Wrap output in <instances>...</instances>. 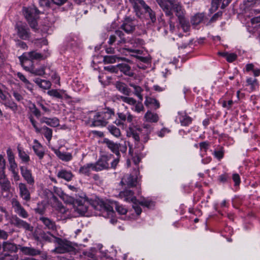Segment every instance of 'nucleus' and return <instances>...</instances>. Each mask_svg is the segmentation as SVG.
<instances>
[{"label": "nucleus", "instance_id": "nucleus-26", "mask_svg": "<svg viewBox=\"0 0 260 260\" xmlns=\"http://www.w3.org/2000/svg\"><path fill=\"white\" fill-rule=\"evenodd\" d=\"M58 178L64 179L67 181H70L74 177V175L71 171H68L65 169L59 170L57 173Z\"/></svg>", "mask_w": 260, "mask_h": 260}, {"label": "nucleus", "instance_id": "nucleus-16", "mask_svg": "<svg viewBox=\"0 0 260 260\" xmlns=\"http://www.w3.org/2000/svg\"><path fill=\"white\" fill-rule=\"evenodd\" d=\"M73 247L70 242L68 241L59 240L58 246L55 248V251L58 253H64L71 251Z\"/></svg>", "mask_w": 260, "mask_h": 260}, {"label": "nucleus", "instance_id": "nucleus-33", "mask_svg": "<svg viewBox=\"0 0 260 260\" xmlns=\"http://www.w3.org/2000/svg\"><path fill=\"white\" fill-rule=\"evenodd\" d=\"M41 123H45L48 125L52 127H56L59 125V122L58 118L54 117L52 118H49L47 117H44L41 118L40 120Z\"/></svg>", "mask_w": 260, "mask_h": 260}, {"label": "nucleus", "instance_id": "nucleus-18", "mask_svg": "<svg viewBox=\"0 0 260 260\" xmlns=\"http://www.w3.org/2000/svg\"><path fill=\"white\" fill-rule=\"evenodd\" d=\"M19 245L10 241H7L3 242L2 248L4 252L16 253L19 248Z\"/></svg>", "mask_w": 260, "mask_h": 260}, {"label": "nucleus", "instance_id": "nucleus-53", "mask_svg": "<svg viewBox=\"0 0 260 260\" xmlns=\"http://www.w3.org/2000/svg\"><path fill=\"white\" fill-rule=\"evenodd\" d=\"M134 107L132 108V110L137 113H140L141 111H144V108L141 102L136 103V104L133 105Z\"/></svg>", "mask_w": 260, "mask_h": 260}, {"label": "nucleus", "instance_id": "nucleus-43", "mask_svg": "<svg viewBox=\"0 0 260 260\" xmlns=\"http://www.w3.org/2000/svg\"><path fill=\"white\" fill-rule=\"evenodd\" d=\"M108 129L111 134L116 138H119L121 135L120 129L114 125H109Z\"/></svg>", "mask_w": 260, "mask_h": 260}, {"label": "nucleus", "instance_id": "nucleus-34", "mask_svg": "<svg viewBox=\"0 0 260 260\" xmlns=\"http://www.w3.org/2000/svg\"><path fill=\"white\" fill-rule=\"evenodd\" d=\"M18 156L22 162L25 164H28L30 161V157L29 155L19 146L17 147Z\"/></svg>", "mask_w": 260, "mask_h": 260}, {"label": "nucleus", "instance_id": "nucleus-39", "mask_svg": "<svg viewBox=\"0 0 260 260\" xmlns=\"http://www.w3.org/2000/svg\"><path fill=\"white\" fill-rule=\"evenodd\" d=\"M144 118L146 119V121L150 122H156L158 120V116L157 114L149 111L145 114Z\"/></svg>", "mask_w": 260, "mask_h": 260}, {"label": "nucleus", "instance_id": "nucleus-20", "mask_svg": "<svg viewBox=\"0 0 260 260\" xmlns=\"http://www.w3.org/2000/svg\"><path fill=\"white\" fill-rule=\"evenodd\" d=\"M34 143L35 144L32 146V149L35 153L40 159H43L45 155L44 147L37 140H35Z\"/></svg>", "mask_w": 260, "mask_h": 260}, {"label": "nucleus", "instance_id": "nucleus-63", "mask_svg": "<svg viewBox=\"0 0 260 260\" xmlns=\"http://www.w3.org/2000/svg\"><path fill=\"white\" fill-rule=\"evenodd\" d=\"M17 77L21 80L22 82L25 83V85L29 84L30 85V83L29 81L25 78V77L21 73L18 72L17 74Z\"/></svg>", "mask_w": 260, "mask_h": 260}, {"label": "nucleus", "instance_id": "nucleus-10", "mask_svg": "<svg viewBox=\"0 0 260 260\" xmlns=\"http://www.w3.org/2000/svg\"><path fill=\"white\" fill-rule=\"evenodd\" d=\"M139 171L137 169L134 170V175H127L124 176L122 179L121 183L128 186L133 187L136 186L138 182Z\"/></svg>", "mask_w": 260, "mask_h": 260}, {"label": "nucleus", "instance_id": "nucleus-21", "mask_svg": "<svg viewBox=\"0 0 260 260\" xmlns=\"http://www.w3.org/2000/svg\"><path fill=\"white\" fill-rule=\"evenodd\" d=\"M119 196L120 198L126 202L133 203L137 201L136 198L134 196V192L130 190H125L121 191Z\"/></svg>", "mask_w": 260, "mask_h": 260}, {"label": "nucleus", "instance_id": "nucleus-44", "mask_svg": "<svg viewBox=\"0 0 260 260\" xmlns=\"http://www.w3.org/2000/svg\"><path fill=\"white\" fill-rule=\"evenodd\" d=\"M136 201L138 202L139 205L146 207L147 208H150L154 206L153 202L148 199L143 198L140 200L137 199Z\"/></svg>", "mask_w": 260, "mask_h": 260}, {"label": "nucleus", "instance_id": "nucleus-11", "mask_svg": "<svg viewBox=\"0 0 260 260\" xmlns=\"http://www.w3.org/2000/svg\"><path fill=\"white\" fill-rule=\"evenodd\" d=\"M143 9L146 14H148L152 22L156 21L155 13L148 6L143 0L138 1V7L135 8V11H139L141 9Z\"/></svg>", "mask_w": 260, "mask_h": 260}, {"label": "nucleus", "instance_id": "nucleus-15", "mask_svg": "<svg viewBox=\"0 0 260 260\" xmlns=\"http://www.w3.org/2000/svg\"><path fill=\"white\" fill-rule=\"evenodd\" d=\"M20 173L24 180L30 185L35 183V179L32 176L31 171L25 166L20 167Z\"/></svg>", "mask_w": 260, "mask_h": 260}, {"label": "nucleus", "instance_id": "nucleus-13", "mask_svg": "<svg viewBox=\"0 0 260 260\" xmlns=\"http://www.w3.org/2000/svg\"><path fill=\"white\" fill-rule=\"evenodd\" d=\"M89 203L85 200H77L74 204L73 210L79 214H84L88 208Z\"/></svg>", "mask_w": 260, "mask_h": 260}, {"label": "nucleus", "instance_id": "nucleus-29", "mask_svg": "<svg viewBox=\"0 0 260 260\" xmlns=\"http://www.w3.org/2000/svg\"><path fill=\"white\" fill-rule=\"evenodd\" d=\"M57 205H58L57 206H55L54 208L61 214V218L65 219L71 217L69 209L64 207L61 203L58 204Z\"/></svg>", "mask_w": 260, "mask_h": 260}, {"label": "nucleus", "instance_id": "nucleus-58", "mask_svg": "<svg viewBox=\"0 0 260 260\" xmlns=\"http://www.w3.org/2000/svg\"><path fill=\"white\" fill-rule=\"evenodd\" d=\"M15 42L16 43V45L17 47H20L23 49H27L28 46L25 42L20 40H15Z\"/></svg>", "mask_w": 260, "mask_h": 260}, {"label": "nucleus", "instance_id": "nucleus-5", "mask_svg": "<svg viewBox=\"0 0 260 260\" xmlns=\"http://www.w3.org/2000/svg\"><path fill=\"white\" fill-rule=\"evenodd\" d=\"M23 14L30 26L33 29L36 28L38 25L36 17L39 14V10L35 7L25 8Z\"/></svg>", "mask_w": 260, "mask_h": 260}, {"label": "nucleus", "instance_id": "nucleus-9", "mask_svg": "<svg viewBox=\"0 0 260 260\" xmlns=\"http://www.w3.org/2000/svg\"><path fill=\"white\" fill-rule=\"evenodd\" d=\"M136 25L137 21L135 19L131 17H126L124 20L120 28L126 33L130 34L135 30Z\"/></svg>", "mask_w": 260, "mask_h": 260}, {"label": "nucleus", "instance_id": "nucleus-52", "mask_svg": "<svg viewBox=\"0 0 260 260\" xmlns=\"http://www.w3.org/2000/svg\"><path fill=\"white\" fill-rule=\"evenodd\" d=\"M203 16L201 14L195 15L191 19V23L193 25H198L203 21Z\"/></svg>", "mask_w": 260, "mask_h": 260}, {"label": "nucleus", "instance_id": "nucleus-50", "mask_svg": "<svg viewBox=\"0 0 260 260\" xmlns=\"http://www.w3.org/2000/svg\"><path fill=\"white\" fill-rule=\"evenodd\" d=\"M4 104L5 107L10 108L14 112H16L18 110L17 105L13 101H8L6 102Z\"/></svg>", "mask_w": 260, "mask_h": 260}, {"label": "nucleus", "instance_id": "nucleus-22", "mask_svg": "<svg viewBox=\"0 0 260 260\" xmlns=\"http://www.w3.org/2000/svg\"><path fill=\"white\" fill-rule=\"evenodd\" d=\"M91 122L95 126H105L107 124L106 120L104 119L101 112H97L93 115Z\"/></svg>", "mask_w": 260, "mask_h": 260}, {"label": "nucleus", "instance_id": "nucleus-41", "mask_svg": "<svg viewBox=\"0 0 260 260\" xmlns=\"http://www.w3.org/2000/svg\"><path fill=\"white\" fill-rule=\"evenodd\" d=\"M101 113L107 123H108V120L114 116L115 114L114 110L109 108L105 109V111Z\"/></svg>", "mask_w": 260, "mask_h": 260}, {"label": "nucleus", "instance_id": "nucleus-2", "mask_svg": "<svg viewBox=\"0 0 260 260\" xmlns=\"http://www.w3.org/2000/svg\"><path fill=\"white\" fill-rule=\"evenodd\" d=\"M90 206L95 210L99 211L102 215L104 217H112L114 214L113 207L115 206V209L120 214H125L127 212V210L124 207L119 205L117 202H115L112 203V206L105 203L103 200L100 199L92 201L90 203Z\"/></svg>", "mask_w": 260, "mask_h": 260}, {"label": "nucleus", "instance_id": "nucleus-31", "mask_svg": "<svg viewBox=\"0 0 260 260\" xmlns=\"http://www.w3.org/2000/svg\"><path fill=\"white\" fill-rule=\"evenodd\" d=\"M36 133H41L44 135V137L46 138L49 142H50L52 139V130L46 126H44L41 128H39V132H37Z\"/></svg>", "mask_w": 260, "mask_h": 260}, {"label": "nucleus", "instance_id": "nucleus-17", "mask_svg": "<svg viewBox=\"0 0 260 260\" xmlns=\"http://www.w3.org/2000/svg\"><path fill=\"white\" fill-rule=\"evenodd\" d=\"M47 94L51 96L59 99H64L66 100H70L71 99V96L68 95L66 91L64 90L51 89L47 91Z\"/></svg>", "mask_w": 260, "mask_h": 260}, {"label": "nucleus", "instance_id": "nucleus-35", "mask_svg": "<svg viewBox=\"0 0 260 260\" xmlns=\"http://www.w3.org/2000/svg\"><path fill=\"white\" fill-rule=\"evenodd\" d=\"M145 104L147 107H151L155 109H158L160 107L159 103L155 99L151 97H146L145 101Z\"/></svg>", "mask_w": 260, "mask_h": 260}, {"label": "nucleus", "instance_id": "nucleus-12", "mask_svg": "<svg viewBox=\"0 0 260 260\" xmlns=\"http://www.w3.org/2000/svg\"><path fill=\"white\" fill-rule=\"evenodd\" d=\"M10 222L18 228H22L28 231H31L33 229L30 224L21 219L17 215H13L12 216Z\"/></svg>", "mask_w": 260, "mask_h": 260}, {"label": "nucleus", "instance_id": "nucleus-27", "mask_svg": "<svg viewBox=\"0 0 260 260\" xmlns=\"http://www.w3.org/2000/svg\"><path fill=\"white\" fill-rule=\"evenodd\" d=\"M118 70L124 74L125 75L133 77L134 75L133 71L131 67L126 63H119L117 64Z\"/></svg>", "mask_w": 260, "mask_h": 260}, {"label": "nucleus", "instance_id": "nucleus-37", "mask_svg": "<svg viewBox=\"0 0 260 260\" xmlns=\"http://www.w3.org/2000/svg\"><path fill=\"white\" fill-rule=\"evenodd\" d=\"M34 82L41 88L43 89H49L51 86V83L48 80H43L40 78H36L34 80Z\"/></svg>", "mask_w": 260, "mask_h": 260}, {"label": "nucleus", "instance_id": "nucleus-64", "mask_svg": "<svg viewBox=\"0 0 260 260\" xmlns=\"http://www.w3.org/2000/svg\"><path fill=\"white\" fill-rule=\"evenodd\" d=\"M237 57V55L235 53H228L226 59L228 62H231L235 60Z\"/></svg>", "mask_w": 260, "mask_h": 260}, {"label": "nucleus", "instance_id": "nucleus-8", "mask_svg": "<svg viewBox=\"0 0 260 260\" xmlns=\"http://www.w3.org/2000/svg\"><path fill=\"white\" fill-rule=\"evenodd\" d=\"M17 36L22 40H28L30 38L29 29L25 24L17 23L15 27Z\"/></svg>", "mask_w": 260, "mask_h": 260}, {"label": "nucleus", "instance_id": "nucleus-36", "mask_svg": "<svg viewBox=\"0 0 260 260\" xmlns=\"http://www.w3.org/2000/svg\"><path fill=\"white\" fill-rule=\"evenodd\" d=\"M231 0H212V7L215 9H217L218 7L221 4V8H224L231 2Z\"/></svg>", "mask_w": 260, "mask_h": 260}, {"label": "nucleus", "instance_id": "nucleus-32", "mask_svg": "<svg viewBox=\"0 0 260 260\" xmlns=\"http://www.w3.org/2000/svg\"><path fill=\"white\" fill-rule=\"evenodd\" d=\"M115 86L118 91L123 94L127 96L129 95L131 93V89L127 87L125 83L121 82H116Z\"/></svg>", "mask_w": 260, "mask_h": 260}, {"label": "nucleus", "instance_id": "nucleus-46", "mask_svg": "<svg viewBox=\"0 0 260 260\" xmlns=\"http://www.w3.org/2000/svg\"><path fill=\"white\" fill-rule=\"evenodd\" d=\"M0 185L2 190L8 191L11 187V183L7 178L0 181Z\"/></svg>", "mask_w": 260, "mask_h": 260}, {"label": "nucleus", "instance_id": "nucleus-23", "mask_svg": "<svg viewBox=\"0 0 260 260\" xmlns=\"http://www.w3.org/2000/svg\"><path fill=\"white\" fill-rule=\"evenodd\" d=\"M20 251L26 255L36 256L41 254V251L39 249L31 247L21 246L19 245Z\"/></svg>", "mask_w": 260, "mask_h": 260}, {"label": "nucleus", "instance_id": "nucleus-55", "mask_svg": "<svg viewBox=\"0 0 260 260\" xmlns=\"http://www.w3.org/2000/svg\"><path fill=\"white\" fill-rule=\"evenodd\" d=\"M248 85L251 86V88L253 89L257 85V80L255 78H248L246 80Z\"/></svg>", "mask_w": 260, "mask_h": 260}, {"label": "nucleus", "instance_id": "nucleus-54", "mask_svg": "<svg viewBox=\"0 0 260 260\" xmlns=\"http://www.w3.org/2000/svg\"><path fill=\"white\" fill-rule=\"evenodd\" d=\"M18 255L17 254L11 255L9 254H5L0 258V260H18Z\"/></svg>", "mask_w": 260, "mask_h": 260}, {"label": "nucleus", "instance_id": "nucleus-48", "mask_svg": "<svg viewBox=\"0 0 260 260\" xmlns=\"http://www.w3.org/2000/svg\"><path fill=\"white\" fill-rule=\"evenodd\" d=\"M129 85L134 88L135 95H137L141 101H142L143 96L141 94V92H142L143 89L142 88L139 86H137L133 84H130Z\"/></svg>", "mask_w": 260, "mask_h": 260}, {"label": "nucleus", "instance_id": "nucleus-3", "mask_svg": "<svg viewBox=\"0 0 260 260\" xmlns=\"http://www.w3.org/2000/svg\"><path fill=\"white\" fill-rule=\"evenodd\" d=\"M151 131L150 125L147 124L143 127L129 126L127 131V136L132 138L136 142L140 141L146 143L149 139V134Z\"/></svg>", "mask_w": 260, "mask_h": 260}, {"label": "nucleus", "instance_id": "nucleus-25", "mask_svg": "<svg viewBox=\"0 0 260 260\" xmlns=\"http://www.w3.org/2000/svg\"><path fill=\"white\" fill-rule=\"evenodd\" d=\"M53 151L56 155L62 161L68 162L71 160L73 158L71 153L61 152L57 149H53Z\"/></svg>", "mask_w": 260, "mask_h": 260}, {"label": "nucleus", "instance_id": "nucleus-19", "mask_svg": "<svg viewBox=\"0 0 260 260\" xmlns=\"http://www.w3.org/2000/svg\"><path fill=\"white\" fill-rule=\"evenodd\" d=\"M103 143L112 152L114 153L117 156L119 155V148L120 147L119 143H114L107 138L104 139Z\"/></svg>", "mask_w": 260, "mask_h": 260}, {"label": "nucleus", "instance_id": "nucleus-51", "mask_svg": "<svg viewBox=\"0 0 260 260\" xmlns=\"http://www.w3.org/2000/svg\"><path fill=\"white\" fill-rule=\"evenodd\" d=\"M115 33L120 39L118 41V44L126 43V40L124 37V34L121 30H115Z\"/></svg>", "mask_w": 260, "mask_h": 260}, {"label": "nucleus", "instance_id": "nucleus-38", "mask_svg": "<svg viewBox=\"0 0 260 260\" xmlns=\"http://www.w3.org/2000/svg\"><path fill=\"white\" fill-rule=\"evenodd\" d=\"M117 115L118 118L124 122L127 120L128 122L131 123L134 119V116L129 112H127L126 113L118 112Z\"/></svg>", "mask_w": 260, "mask_h": 260}, {"label": "nucleus", "instance_id": "nucleus-61", "mask_svg": "<svg viewBox=\"0 0 260 260\" xmlns=\"http://www.w3.org/2000/svg\"><path fill=\"white\" fill-rule=\"evenodd\" d=\"M133 207L135 210V212L137 215H140L142 212V209L141 207L138 205V203L137 201H135L133 202Z\"/></svg>", "mask_w": 260, "mask_h": 260}, {"label": "nucleus", "instance_id": "nucleus-40", "mask_svg": "<svg viewBox=\"0 0 260 260\" xmlns=\"http://www.w3.org/2000/svg\"><path fill=\"white\" fill-rule=\"evenodd\" d=\"M29 70H25L26 71H29L31 73L39 76L43 75L45 74V69L44 67H41L39 69H35L33 64L28 66Z\"/></svg>", "mask_w": 260, "mask_h": 260}, {"label": "nucleus", "instance_id": "nucleus-59", "mask_svg": "<svg viewBox=\"0 0 260 260\" xmlns=\"http://www.w3.org/2000/svg\"><path fill=\"white\" fill-rule=\"evenodd\" d=\"M104 69L111 73H117L118 71V68L117 66H109L104 67Z\"/></svg>", "mask_w": 260, "mask_h": 260}, {"label": "nucleus", "instance_id": "nucleus-1", "mask_svg": "<svg viewBox=\"0 0 260 260\" xmlns=\"http://www.w3.org/2000/svg\"><path fill=\"white\" fill-rule=\"evenodd\" d=\"M168 3H165L161 0H157L158 5L162 9L166 15L170 17L173 16V12L178 17L181 27L185 32L189 29V22L184 18L185 10L181 3L178 0H167Z\"/></svg>", "mask_w": 260, "mask_h": 260}, {"label": "nucleus", "instance_id": "nucleus-4", "mask_svg": "<svg viewBox=\"0 0 260 260\" xmlns=\"http://www.w3.org/2000/svg\"><path fill=\"white\" fill-rule=\"evenodd\" d=\"M48 55L38 53L35 51L25 52L19 57V59L22 67L25 70H29L28 66L32 64V60L45 59Z\"/></svg>", "mask_w": 260, "mask_h": 260}, {"label": "nucleus", "instance_id": "nucleus-49", "mask_svg": "<svg viewBox=\"0 0 260 260\" xmlns=\"http://www.w3.org/2000/svg\"><path fill=\"white\" fill-rule=\"evenodd\" d=\"M9 170L12 173L18 172V166L15 159L9 160Z\"/></svg>", "mask_w": 260, "mask_h": 260}, {"label": "nucleus", "instance_id": "nucleus-14", "mask_svg": "<svg viewBox=\"0 0 260 260\" xmlns=\"http://www.w3.org/2000/svg\"><path fill=\"white\" fill-rule=\"evenodd\" d=\"M18 188L20 198L26 202L30 201L31 199L30 193L27 185L24 183L20 182L18 184Z\"/></svg>", "mask_w": 260, "mask_h": 260}, {"label": "nucleus", "instance_id": "nucleus-47", "mask_svg": "<svg viewBox=\"0 0 260 260\" xmlns=\"http://www.w3.org/2000/svg\"><path fill=\"white\" fill-rule=\"evenodd\" d=\"M29 109L31 113L37 117L39 118L41 116L40 111L37 108L36 105L34 103H30L29 106Z\"/></svg>", "mask_w": 260, "mask_h": 260}, {"label": "nucleus", "instance_id": "nucleus-57", "mask_svg": "<svg viewBox=\"0 0 260 260\" xmlns=\"http://www.w3.org/2000/svg\"><path fill=\"white\" fill-rule=\"evenodd\" d=\"M199 146L201 151H204L206 152L209 148V143L207 141L201 142L199 143Z\"/></svg>", "mask_w": 260, "mask_h": 260}, {"label": "nucleus", "instance_id": "nucleus-6", "mask_svg": "<svg viewBox=\"0 0 260 260\" xmlns=\"http://www.w3.org/2000/svg\"><path fill=\"white\" fill-rule=\"evenodd\" d=\"M113 157V155L111 154L102 155L95 163H93L94 171L98 172L109 169L110 168L109 161Z\"/></svg>", "mask_w": 260, "mask_h": 260}, {"label": "nucleus", "instance_id": "nucleus-45", "mask_svg": "<svg viewBox=\"0 0 260 260\" xmlns=\"http://www.w3.org/2000/svg\"><path fill=\"white\" fill-rule=\"evenodd\" d=\"M117 99L118 100H122L123 102L130 105H134L136 104V100L133 98H129L127 96H123L122 95H119L117 96Z\"/></svg>", "mask_w": 260, "mask_h": 260}, {"label": "nucleus", "instance_id": "nucleus-7", "mask_svg": "<svg viewBox=\"0 0 260 260\" xmlns=\"http://www.w3.org/2000/svg\"><path fill=\"white\" fill-rule=\"evenodd\" d=\"M11 203L15 213H16L19 216L23 218H27L28 217L29 214L28 212L23 207L17 198H12L11 200Z\"/></svg>", "mask_w": 260, "mask_h": 260}, {"label": "nucleus", "instance_id": "nucleus-28", "mask_svg": "<svg viewBox=\"0 0 260 260\" xmlns=\"http://www.w3.org/2000/svg\"><path fill=\"white\" fill-rule=\"evenodd\" d=\"M91 171H94L93 163H88L82 167L79 170V173L81 174L89 176Z\"/></svg>", "mask_w": 260, "mask_h": 260}, {"label": "nucleus", "instance_id": "nucleus-42", "mask_svg": "<svg viewBox=\"0 0 260 260\" xmlns=\"http://www.w3.org/2000/svg\"><path fill=\"white\" fill-rule=\"evenodd\" d=\"M120 60H122V58L118 57L116 55H107L104 57L103 60L105 63H113Z\"/></svg>", "mask_w": 260, "mask_h": 260}, {"label": "nucleus", "instance_id": "nucleus-60", "mask_svg": "<svg viewBox=\"0 0 260 260\" xmlns=\"http://www.w3.org/2000/svg\"><path fill=\"white\" fill-rule=\"evenodd\" d=\"M234 102L232 100L229 101L223 100L222 102V106L223 107L228 109H230L233 105Z\"/></svg>", "mask_w": 260, "mask_h": 260}, {"label": "nucleus", "instance_id": "nucleus-30", "mask_svg": "<svg viewBox=\"0 0 260 260\" xmlns=\"http://www.w3.org/2000/svg\"><path fill=\"white\" fill-rule=\"evenodd\" d=\"M178 114V118L182 125L188 126L191 123L192 118L189 116L180 112H179Z\"/></svg>", "mask_w": 260, "mask_h": 260}, {"label": "nucleus", "instance_id": "nucleus-62", "mask_svg": "<svg viewBox=\"0 0 260 260\" xmlns=\"http://www.w3.org/2000/svg\"><path fill=\"white\" fill-rule=\"evenodd\" d=\"M52 191L54 193L59 196L60 198L64 193L61 188L56 186L53 187Z\"/></svg>", "mask_w": 260, "mask_h": 260}, {"label": "nucleus", "instance_id": "nucleus-56", "mask_svg": "<svg viewBox=\"0 0 260 260\" xmlns=\"http://www.w3.org/2000/svg\"><path fill=\"white\" fill-rule=\"evenodd\" d=\"M61 199L66 203L75 204L74 198L66 194V193L63 194Z\"/></svg>", "mask_w": 260, "mask_h": 260}, {"label": "nucleus", "instance_id": "nucleus-24", "mask_svg": "<svg viewBox=\"0 0 260 260\" xmlns=\"http://www.w3.org/2000/svg\"><path fill=\"white\" fill-rule=\"evenodd\" d=\"M40 220L45 225V228L51 231H55L56 230V226L55 221L50 219V218L42 216L40 217Z\"/></svg>", "mask_w": 260, "mask_h": 260}]
</instances>
